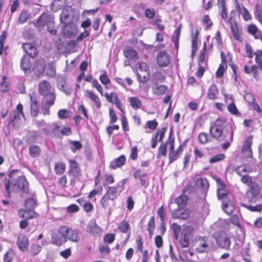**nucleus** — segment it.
I'll return each instance as SVG.
<instances>
[{
    "mask_svg": "<svg viewBox=\"0 0 262 262\" xmlns=\"http://www.w3.org/2000/svg\"><path fill=\"white\" fill-rule=\"evenodd\" d=\"M41 247L38 244H34L31 247V252L33 255H36L40 251Z\"/></svg>",
    "mask_w": 262,
    "mask_h": 262,
    "instance_id": "nucleus-64",
    "label": "nucleus"
},
{
    "mask_svg": "<svg viewBox=\"0 0 262 262\" xmlns=\"http://www.w3.org/2000/svg\"><path fill=\"white\" fill-rule=\"evenodd\" d=\"M125 57L128 60H136L138 58L137 52L132 49H127L124 52Z\"/></svg>",
    "mask_w": 262,
    "mask_h": 262,
    "instance_id": "nucleus-32",
    "label": "nucleus"
},
{
    "mask_svg": "<svg viewBox=\"0 0 262 262\" xmlns=\"http://www.w3.org/2000/svg\"><path fill=\"white\" fill-rule=\"evenodd\" d=\"M226 122V120L222 118H219L214 122L210 123V134L211 137L219 141H224L221 147L223 149H226L230 146L233 141L234 132L233 127L231 125L226 126L225 132H223V127Z\"/></svg>",
    "mask_w": 262,
    "mask_h": 262,
    "instance_id": "nucleus-1",
    "label": "nucleus"
},
{
    "mask_svg": "<svg viewBox=\"0 0 262 262\" xmlns=\"http://www.w3.org/2000/svg\"><path fill=\"white\" fill-rule=\"evenodd\" d=\"M53 24L52 18L47 13L42 14L34 23L35 26L37 28H41L45 26H48Z\"/></svg>",
    "mask_w": 262,
    "mask_h": 262,
    "instance_id": "nucleus-9",
    "label": "nucleus"
},
{
    "mask_svg": "<svg viewBox=\"0 0 262 262\" xmlns=\"http://www.w3.org/2000/svg\"><path fill=\"white\" fill-rule=\"evenodd\" d=\"M67 84L66 80L63 77H60L58 78L57 80V86L59 90L64 88V86H66Z\"/></svg>",
    "mask_w": 262,
    "mask_h": 262,
    "instance_id": "nucleus-63",
    "label": "nucleus"
},
{
    "mask_svg": "<svg viewBox=\"0 0 262 262\" xmlns=\"http://www.w3.org/2000/svg\"><path fill=\"white\" fill-rule=\"evenodd\" d=\"M128 102L130 106L134 110H138L142 106V103L141 100L136 97H130L128 98Z\"/></svg>",
    "mask_w": 262,
    "mask_h": 262,
    "instance_id": "nucleus-24",
    "label": "nucleus"
},
{
    "mask_svg": "<svg viewBox=\"0 0 262 262\" xmlns=\"http://www.w3.org/2000/svg\"><path fill=\"white\" fill-rule=\"evenodd\" d=\"M222 209L227 214H230L234 210L232 203L228 200L222 201Z\"/></svg>",
    "mask_w": 262,
    "mask_h": 262,
    "instance_id": "nucleus-26",
    "label": "nucleus"
},
{
    "mask_svg": "<svg viewBox=\"0 0 262 262\" xmlns=\"http://www.w3.org/2000/svg\"><path fill=\"white\" fill-rule=\"evenodd\" d=\"M137 65L141 72H144L143 74L137 73V75L138 79L140 82L145 83L149 79V78L148 66L146 63L143 62L138 63Z\"/></svg>",
    "mask_w": 262,
    "mask_h": 262,
    "instance_id": "nucleus-7",
    "label": "nucleus"
},
{
    "mask_svg": "<svg viewBox=\"0 0 262 262\" xmlns=\"http://www.w3.org/2000/svg\"><path fill=\"white\" fill-rule=\"evenodd\" d=\"M187 202V197L185 194H182L176 199L175 203L178 205V207L182 208L184 207Z\"/></svg>",
    "mask_w": 262,
    "mask_h": 262,
    "instance_id": "nucleus-33",
    "label": "nucleus"
},
{
    "mask_svg": "<svg viewBox=\"0 0 262 262\" xmlns=\"http://www.w3.org/2000/svg\"><path fill=\"white\" fill-rule=\"evenodd\" d=\"M196 184L204 190L207 189L209 186L208 181L206 179H197Z\"/></svg>",
    "mask_w": 262,
    "mask_h": 262,
    "instance_id": "nucleus-41",
    "label": "nucleus"
},
{
    "mask_svg": "<svg viewBox=\"0 0 262 262\" xmlns=\"http://www.w3.org/2000/svg\"><path fill=\"white\" fill-rule=\"evenodd\" d=\"M230 28L234 39L240 41L241 33L236 25L231 24Z\"/></svg>",
    "mask_w": 262,
    "mask_h": 262,
    "instance_id": "nucleus-40",
    "label": "nucleus"
},
{
    "mask_svg": "<svg viewBox=\"0 0 262 262\" xmlns=\"http://www.w3.org/2000/svg\"><path fill=\"white\" fill-rule=\"evenodd\" d=\"M125 157L122 155L112 161L110 163V167L112 169H115L118 167H120L123 166L125 164Z\"/></svg>",
    "mask_w": 262,
    "mask_h": 262,
    "instance_id": "nucleus-18",
    "label": "nucleus"
},
{
    "mask_svg": "<svg viewBox=\"0 0 262 262\" xmlns=\"http://www.w3.org/2000/svg\"><path fill=\"white\" fill-rule=\"evenodd\" d=\"M104 96L108 102L114 104L120 100L117 94L114 92H112L110 94L105 93Z\"/></svg>",
    "mask_w": 262,
    "mask_h": 262,
    "instance_id": "nucleus-35",
    "label": "nucleus"
},
{
    "mask_svg": "<svg viewBox=\"0 0 262 262\" xmlns=\"http://www.w3.org/2000/svg\"><path fill=\"white\" fill-rule=\"evenodd\" d=\"M234 170L239 176H243L250 171V168L247 165H242L237 167Z\"/></svg>",
    "mask_w": 262,
    "mask_h": 262,
    "instance_id": "nucleus-34",
    "label": "nucleus"
},
{
    "mask_svg": "<svg viewBox=\"0 0 262 262\" xmlns=\"http://www.w3.org/2000/svg\"><path fill=\"white\" fill-rule=\"evenodd\" d=\"M119 186V184L118 183L116 187L107 186L105 187L106 193L105 195L111 198L112 201L117 198L118 196L117 188Z\"/></svg>",
    "mask_w": 262,
    "mask_h": 262,
    "instance_id": "nucleus-17",
    "label": "nucleus"
},
{
    "mask_svg": "<svg viewBox=\"0 0 262 262\" xmlns=\"http://www.w3.org/2000/svg\"><path fill=\"white\" fill-rule=\"evenodd\" d=\"M241 181L243 183L249 185V187H250V185L251 184H254L252 182L251 178L247 174L243 175L242 176L241 178Z\"/></svg>",
    "mask_w": 262,
    "mask_h": 262,
    "instance_id": "nucleus-62",
    "label": "nucleus"
},
{
    "mask_svg": "<svg viewBox=\"0 0 262 262\" xmlns=\"http://www.w3.org/2000/svg\"><path fill=\"white\" fill-rule=\"evenodd\" d=\"M22 48L26 53L31 57H34L37 55V50L32 43H24L22 46Z\"/></svg>",
    "mask_w": 262,
    "mask_h": 262,
    "instance_id": "nucleus-15",
    "label": "nucleus"
},
{
    "mask_svg": "<svg viewBox=\"0 0 262 262\" xmlns=\"http://www.w3.org/2000/svg\"><path fill=\"white\" fill-rule=\"evenodd\" d=\"M46 62L44 59L40 58L36 60L33 66V71L37 77H39L45 72Z\"/></svg>",
    "mask_w": 262,
    "mask_h": 262,
    "instance_id": "nucleus-11",
    "label": "nucleus"
},
{
    "mask_svg": "<svg viewBox=\"0 0 262 262\" xmlns=\"http://www.w3.org/2000/svg\"><path fill=\"white\" fill-rule=\"evenodd\" d=\"M169 144L170 143H167V141L165 144H163L162 143L161 144L159 148V151H158V156H165L167 154V147L166 144Z\"/></svg>",
    "mask_w": 262,
    "mask_h": 262,
    "instance_id": "nucleus-52",
    "label": "nucleus"
},
{
    "mask_svg": "<svg viewBox=\"0 0 262 262\" xmlns=\"http://www.w3.org/2000/svg\"><path fill=\"white\" fill-rule=\"evenodd\" d=\"M167 89L166 86L164 85H161L156 87L154 89V93L157 95H163Z\"/></svg>",
    "mask_w": 262,
    "mask_h": 262,
    "instance_id": "nucleus-50",
    "label": "nucleus"
},
{
    "mask_svg": "<svg viewBox=\"0 0 262 262\" xmlns=\"http://www.w3.org/2000/svg\"><path fill=\"white\" fill-rule=\"evenodd\" d=\"M112 200L111 198L104 194L101 199L100 203L102 207L104 209H107L109 207L110 202Z\"/></svg>",
    "mask_w": 262,
    "mask_h": 262,
    "instance_id": "nucleus-48",
    "label": "nucleus"
},
{
    "mask_svg": "<svg viewBox=\"0 0 262 262\" xmlns=\"http://www.w3.org/2000/svg\"><path fill=\"white\" fill-rule=\"evenodd\" d=\"M248 31L249 33L253 35L255 38H259V35L261 33L257 30V27L253 25H251L248 26Z\"/></svg>",
    "mask_w": 262,
    "mask_h": 262,
    "instance_id": "nucleus-44",
    "label": "nucleus"
},
{
    "mask_svg": "<svg viewBox=\"0 0 262 262\" xmlns=\"http://www.w3.org/2000/svg\"><path fill=\"white\" fill-rule=\"evenodd\" d=\"M86 96H88L91 101H92L95 104L97 108H100L101 103L100 102V98L95 94L93 92L90 90H86L85 91Z\"/></svg>",
    "mask_w": 262,
    "mask_h": 262,
    "instance_id": "nucleus-20",
    "label": "nucleus"
},
{
    "mask_svg": "<svg viewBox=\"0 0 262 262\" xmlns=\"http://www.w3.org/2000/svg\"><path fill=\"white\" fill-rule=\"evenodd\" d=\"M217 183V196L219 200L223 201L228 200V195L229 191L227 189L226 187L224 184L223 183L221 180L218 179L216 180Z\"/></svg>",
    "mask_w": 262,
    "mask_h": 262,
    "instance_id": "nucleus-8",
    "label": "nucleus"
},
{
    "mask_svg": "<svg viewBox=\"0 0 262 262\" xmlns=\"http://www.w3.org/2000/svg\"><path fill=\"white\" fill-rule=\"evenodd\" d=\"M193 231L194 228L192 226H186L181 232V236L184 238L190 239Z\"/></svg>",
    "mask_w": 262,
    "mask_h": 262,
    "instance_id": "nucleus-30",
    "label": "nucleus"
},
{
    "mask_svg": "<svg viewBox=\"0 0 262 262\" xmlns=\"http://www.w3.org/2000/svg\"><path fill=\"white\" fill-rule=\"evenodd\" d=\"M54 169L57 174H61L64 172L66 165L62 163H58L55 164Z\"/></svg>",
    "mask_w": 262,
    "mask_h": 262,
    "instance_id": "nucleus-46",
    "label": "nucleus"
},
{
    "mask_svg": "<svg viewBox=\"0 0 262 262\" xmlns=\"http://www.w3.org/2000/svg\"><path fill=\"white\" fill-rule=\"evenodd\" d=\"M56 74L55 66L50 64L47 67L46 75L49 77H53Z\"/></svg>",
    "mask_w": 262,
    "mask_h": 262,
    "instance_id": "nucleus-54",
    "label": "nucleus"
},
{
    "mask_svg": "<svg viewBox=\"0 0 262 262\" xmlns=\"http://www.w3.org/2000/svg\"><path fill=\"white\" fill-rule=\"evenodd\" d=\"M225 157V156L224 154H219L211 158L209 160V162L210 163H215L223 160Z\"/></svg>",
    "mask_w": 262,
    "mask_h": 262,
    "instance_id": "nucleus-59",
    "label": "nucleus"
},
{
    "mask_svg": "<svg viewBox=\"0 0 262 262\" xmlns=\"http://www.w3.org/2000/svg\"><path fill=\"white\" fill-rule=\"evenodd\" d=\"M68 240L74 243L78 242L80 240L78 232L71 228L67 238V241Z\"/></svg>",
    "mask_w": 262,
    "mask_h": 262,
    "instance_id": "nucleus-29",
    "label": "nucleus"
},
{
    "mask_svg": "<svg viewBox=\"0 0 262 262\" xmlns=\"http://www.w3.org/2000/svg\"><path fill=\"white\" fill-rule=\"evenodd\" d=\"M30 18V14L27 10L22 11L18 18V21L20 24H24Z\"/></svg>",
    "mask_w": 262,
    "mask_h": 262,
    "instance_id": "nucleus-37",
    "label": "nucleus"
},
{
    "mask_svg": "<svg viewBox=\"0 0 262 262\" xmlns=\"http://www.w3.org/2000/svg\"><path fill=\"white\" fill-rule=\"evenodd\" d=\"M72 8L71 7H66L64 8L60 15V20L61 23L67 24L69 21V18L71 13Z\"/></svg>",
    "mask_w": 262,
    "mask_h": 262,
    "instance_id": "nucleus-19",
    "label": "nucleus"
},
{
    "mask_svg": "<svg viewBox=\"0 0 262 262\" xmlns=\"http://www.w3.org/2000/svg\"><path fill=\"white\" fill-rule=\"evenodd\" d=\"M214 237L218 246L225 250H229L231 244V237L224 232L214 234Z\"/></svg>",
    "mask_w": 262,
    "mask_h": 262,
    "instance_id": "nucleus-4",
    "label": "nucleus"
},
{
    "mask_svg": "<svg viewBox=\"0 0 262 262\" xmlns=\"http://www.w3.org/2000/svg\"><path fill=\"white\" fill-rule=\"evenodd\" d=\"M30 97L32 104L31 105V114L32 116L36 117L38 114V108L37 102L35 101L33 102V97L31 94H30Z\"/></svg>",
    "mask_w": 262,
    "mask_h": 262,
    "instance_id": "nucleus-43",
    "label": "nucleus"
},
{
    "mask_svg": "<svg viewBox=\"0 0 262 262\" xmlns=\"http://www.w3.org/2000/svg\"><path fill=\"white\" fill-rule=\"evenodd\" d=\"M157 61L159 66L166 67L169 63V56L165 51H161L158 55Z\"/></svg>",
    "mask_w": 262,
    "mask_h": 262,
    "instance_id": "nucleus-13",
    "label": "nucleus"
},
{
    "mask_svg": "<svg viewBox=\"0 0 262 262\" xmlns=\"http://www.w3.org/2000/svg\"><path fill=\"white\" fill-rule=\"evenodd\" d=\"M48 129H50V132L52 131L55 135H57L59 133V129L60 126L58 123H52L51 124H48Z\"/></svg>",
    "mask_w": 262,
    "mask_h": 262,
    "instance_id": "nucleus-51",
    "label": "nucleus"
},
{
    "mask_svg": "<svg viewBox=\"0 0 262 262\" xmlns=\"http://www.w3.org/2000/svg\"><path fill=\"white\" fill-rule=\"evenodd\" d=\"M52 237V241L51 243L53 244L56 245L57 246H60L62 244V243H65L63 239V237L61 235V234L58 232L53 233L51 235Z\"/></svg>",
    "mask_w": 262,
    "mask_h": 262,
    "instance_id": "nucleus-23",
    "label": "nucleus"
},
{
    "mask_svg": "<svg viewBox=\"0 0 262 262\" xmlns=\"http://www.w3.org/2000/svg\"><path fill=\"white\" fill-rule=\"evenodd\" d=\"M20 67L26 74L31 72V62L29 57L24 56L20 61Z\"/></svg>",
    "mask_w": 262,
    "mask_h": 262,
    "instance_id": "nucleus-14",
    "label": "nucleus"
},
{
    "mask_svg": "<svg viewBox=\"0 0 262 262\" xmlns=\"http://www.w3.org/2000/svg\"><path fill=\"white\" fill-rule=\"evenodd\" d=\"M247 196L249 202L255 203L262 196L260 187L256 184H251L250 189L247 192Z\"/></svg>",
    "mask_w": 262,
    "mask_h": 262,
    "instance_id": "nucleus-5",
    "label": "nucleus"
},
{
    "mask_svg": "<svg viewBox=\"0 0 262 262\" xmlns=\"http://www.w3.org/2000/svg\"><path fill=\"white\" fill-rule=\"evenodd\" d=\"M19 174L18 170L13 169L9 173V178L4 179L3 183L7 198H10L12 193H16L19 190L25 193H29L28 182L24 176Z\"/></svg>",
    "mask_w": 262,
    "mask_h": 262,
    "instance_id": "nucleus-2",
    "label": "nucleus"
},
{
    "mask_svg": "<svg viewBox=\"0 0 262 262\" xmlns=\"http://www.w3.org/2000/svg\"><path fill=\"white\" fill-rule=\"evenodd\" d=\"M35 123L38 127L42 128L41 130L45 134L50 133V129H48V124L46 123L44 120H36Z\"/></svg>",
    "mask_w": 262,
    "mask_h": 262,
    "instance_id": "nucleus-31",
    "label": "nucleus"
},
{
    "mask_svg": "<svg viewBox=\"0 0 262 262\" xmlns=\"http://www.w3.org/2000/svg\"><path fill=\"white\" fill-rule=\"evenodd\" d=\"M206 237L198 236L193 242V246L195 250L199 253L207 252L209 245Z\"/></svg>",
    "mask_w": 262,
    "mask_h": 262,
    "instance_id": "nucleus-6",
    "label": "nucleus"
},
{
    "mask_svg": "<svg viewBox=\"0 0 262 262\" xmlns=\"http://www.w3.org/2000/svg\"><path fill=\"white\" fill-rule=\"evenodd\" d=\"M71 144V150L74 152H76L77 150H79L81 148L82 144L81 143L77 141H70Z\"/></svg>",
    "mask_w": 262,
    "mask_h": 262,
    "instance_id": "nucleus-47",
    "label": "nucleus"
},
{
    "mask_svg": "<svg viewBox=\"0 0 262 262\" xmlns=\"http://www.w3.org/2000/svg\"><path fill=\"white\" fill-rule=\"evenodd\" d=\"M70 112L65 109L59 110L58 112V117L60 119H67L70 117Z\"/></svg>",
    "mask_w": 262,
    "mask_h": 262,
    "instance_id": "nucleus-49",
    "label": "nucleus"
},
{
    "mask_svg": "<svg viewBox=\"0 0 262 262\" xmlns=\"http://www.w3.org/2000/svg\"><path fill=\"white\" fill-rule=\"evenodd\" d=\"M252 144V138L251 136L247 137L244 141L242 151H244L247 150L251 149Z\"/></svg>",
    "mask_w": 262,
    "mask_h": 262,
    "instance_id": "nucleus-39",
    "label": "nucleus"
},
{
    "mask_svg": "<svg viewBox=\"0 0 262 262\" xmlns=\"http://www.w3.org/2000/svg\"><path fill=\"white\" fill-rule=\"evenodd\" d=\"M199 141L203 144L208 142V135L205 133H201L199 135Z\"/></svg>",
    "mask_w": 262,
    "mask_h": 262,
    "instance_id": "nucleus-57",
    "label": "nucleus"
},
{
    "mask_svg": "<svg viewBox=\"0 0 262 262\" xmlns=\"http://www.w3.org/2000/svg\"><path fill=\"white\" fill-rule=\"evenodd\" d=\"M118 229L122 233H126L130 230L129 223L124 220L121 222L118 226Z\"/></svg>",
    "mask_w": 262,
    "mask_h": 262,
    "instance_id": "nucleus-36",
    "label": "nucleus"
},
{
    "mask_svg": "<svg viewBox=\"0 0 262 262\" xmlns=\"http://www.w3.org/2000/svg\"><path fill=\"white\" fill-rule=\"evenodd\" d=\"M227 108L228 111L233 115H236L238 113V110L233 102H232L230 104H229L228 105Z\"/></svg>",
    "mask_w": 262,
    "mask_h": 262,
    "instance_id": "nucleus-58",
    "label": "nucleus"
},
{
    "mask_svg": "<svg viewBox=\"0 0 262 262\" xmlns=\"http://www.w3.org/2000/svg\"><path fill=\"white\" fill-rule=\"evenodd\" d=\"M171 227H172L175 238L176 239H178L179 237V234L181 232V226L176 223H173Z\"/></svg>",
    "mask_w": 262,
    "mask_h": 262,
    "instance_id": "nucleus-53",
    "label": "nucleus"
},
{
    "mask_svg": "<svg viewBox=\"0 0 262 262\" xmlns=\"http://www.w3.org/2000/svg\"><path fill=\"white\" fill-rule=\"evenodd\" d=\"M102 191V187L100 186L97 189L91 191L89 194L88 198L91 199L97 194H100L101 193Z\"/></svg>",
    "mask_w": 262,
    "mask_h": 262,
    "instance_id": "nucleus-61",
    "label": "nucleus"
},
{
    "mask_svg": "<svg viewBox=\"0 0 262 262\" xmlns=\"http://www.w3.org/2000/svg\"><path fill=\"white\" fill-rule=\"evenodd\" d=\"M169 142L170 143L169 159V163H171L176 161L180 156L174 151V138H172L171 131H170L169 136L167 140V143Z\"/></svg>",
    "mask_w": 262,
    "mask_h": 262,
    "instance_id": "nucleus-10",
    "label": "nucleus"
},
{
    "mask_svg": "<svg viewBox=\"0 0 262 262\" xmlns=\"http://www.w3.org/2000/svg\"><path fill=\"white\" fill-rule=\"evenodd\" d=\"M70 164V172L75 177L78 176L80 173L78 164L76 161L70 159L69 160Z\"/></svg>",
    "mask_w": 262,
    "mask_h": 262,
    "instance_id": "nucleus-21",
    "label": "nucleus"
},
{
    "mask_svg": "<svg viewBox=\"0 0 262 262\" xmlns=\"http://www.w3.org/2000/svg\"><path fill=\"white\" fill-rule=\"evenodd\" d=\"M88 231L93 234H99L101 232V229L95 221H91L89 224Z\"/></svg>",
    "mask_w": 262,
    "mask_h": 262,
    "instance_id": "nucleus-27",
    "label": "nucleus"
},
{
    "mask_svg": "<svg viewBox=\"0 0 262 262\" xmlns=\"http://www.w3.org/2000/svg\"><path fill=\"white\" fill-rule=\"evenodd\" d=\"M25 206L27 209L34 210L37 206V203L36 199L34 196L28 198L25 203Z\"/></svg>",
    "mask_w": 262,
    "mask_h": 262,
    "instance_id": "nucleus-28",
    "label": "nucleus"
},
{
    "mask_svg": "<svg viewBox=\"0 0 262 262\" xmlns=\"http://www.w3.org/2000/svg\"><path fill=\"white\" fill-rule=\"evenodd\" d=\"M62 31L64 35L71 37L77 33V29L74 24L67 23L62 28Z\"/></svg>",
    "mask_w": 262,
    "mask_h": 262,
    "instance_id": "nucleus-12",
    "label": "nucleus"
},
{
    "mask_svg": "<svg viewBox=\"0 0 262 262\" xmlns=\"http://www.w3.org/2000/svg\"><path fill=\"white\" fill-rule=\"evenodd\" d=\"M114 182V179L112 175L105 174L104 176V180L103 182V185L106 187V186L113 184Z\"/></svg>",
    "mask_w": 262,
    "mask_h": 262,
    "instance_id": "nucleus-55",
    "label": "nucleus"
},
{
    "mask_svg": "<svg viewBox=\"0 0 262 262\" xmlns=\"http://www.w3.org/2000/svg\"><path fill=\"white\" fill-rule=\"evenodd\" d=\"M7 36V33L6 31H4L0 36V55L2 53V49L4 48V42L5 41Z\"/></svg>",
    "mask_w": 262,
    "mask_h": 262,
    "instance_id": "nucleus-56",
    "label": "nucleus"
},
{
    "mask_svg": "<svg viewBox=\"0 0 262 262\" xmlns=\"http://www.w3.org/2000/svg\"><path fill=\"white\" fill-rule=\"evenodd\" d=\"M219 95V90L216 85H211L207 92V98L210 100L216 99Z\"/></svg>",
    "mask_w": 262,
    "mask_h": 262,
    "instance_id": "nucleus-22",
    "label": "nucleus"
},
{
    "mask_svg": "<svg viewBox=\"0 0 262 262\" xmlns=\"http://www.w3.org/2000/svg\"><path fill=\"white\" fill-rule=\"evenodd\" d=\"M19 215L23 218H25L26 219H31L33 218L36 217L38 214L33 210H19Z\"/></svg>",
    "mask_w": 262,
    "mask_h": 262,
    "instance_id": "nucleus-25",
    "label": "nucleus"
},
{
    "mask_svg": "<svg viewBox=\"0 0 262 262\" xmlns=\"http://www.w3.org/2000/svg\"><path fill=\"white\" fill-rule=\"evenodd\" d=\"M70 229L71 228L65 226H61L58 229V232L63 237L64 242H67V238L68 236Z\"/></svg>",
    "mask_w": 262,
    "mask_h": 262,
    "instance_id": "nucleus-38",
    "label": "nucleus"
},
{
    "mask_svg": "<svg viewBox=\"0 0 262 262\" xmlns=\"http://www.w3.org/2000/svg\"><path fill=\"white\" fill-rule=\"evenodd\" d=\"M77 202L83 206V209L86 212L91 211L93 208V205L90 202H84L83 200L78 199Z\"/></svg>",
    "mask_w": 262,
    "mask_h": 262,
    "instance_id": "nucleus-45",
    "label": "nucleus"
},
{
    "mask_svg": "<svg viewBox=\"0 0 262 262\" xmlns=\"http://www.w3.org/2000/svg\"><path fill=\"white\" fill-rule=\"evenodd\" d=\"M38 90L39 94L43 97V101L49 107L54 104L55 94L49 82L46 80L41 81L38 84Z\"/></svg>",
    "mask_w": 262,
    "mask_h": 262,
    "instance_id": "nucleus-3",
    "label": "nucleus"
},
{
    "mask_svg": "<svg viewBox=\"0 0 262 262\" xmlns=\"http://www.w3.org/2000/svg\"><path fill=\"white\" fill-rule=\"evenodd\" d=\"M136 242L137 244V250L138 251L142 252L143 251V242L141 236L140 235L138 236L136 238Z\"/></svg>",
    "mask_w": 262,
    "mask_h": 262,
    "instance_id": "nucleus-60",
    "label": "nucleus"
},
{
    "mask_svg": "<svg viewBox=\"0 0 262 262\" xmlns=\"http://www.w3.org/2000/svg\"><path fill=\"white\" fill-rule=\"evenodd\" d=\"M40 149L39 146L33 145L29 147V154L32 157H37L39 155Z\"/></svg>",
    "mask_w": 262,
    "mask_h": 262,
    "instance_id": "nucleus-42",
    "label": "nucleus"
},
{
    "mask_svg": "<svg viewBox=\"0 0 262 262\" xmlns=\"http://www.w3.org/2000/svg\"><path fill=\"white\" fill-rule=\"evenodd\" d=\"M17 245L21 251H26L29 245L28 238L24 235L18 236Z\"/></svg>",
    "mask_w": 262,
    "mask_h": 262,
    "instance_id": "nucleus-16",
    "label": "nucleus"
}]
</instances>
